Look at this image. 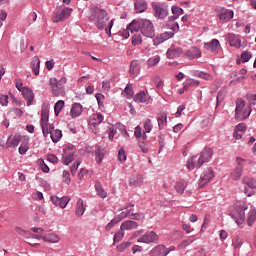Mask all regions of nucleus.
Returning a JSON list of instances; mask_svg holds the SVG:
<instances>
[{
    "label": "nucleus",
    "mask_w": 256,
    "mask_h": 256,
    "mask_svg": "<svg viewBox=\"0 0 256 256\" xmlns=\"http://www.w3.org/2000/svg\"><path fill=\"white\" fill-rule=\"evenodd\" d=\"M256 163L251 159H243L241 157L236 158V168L231 171L230 179L232 181H239L243 177L244 167H255Z\"/></svg>",
    "instance_id": "obj_1"
},
{
    "label": "nucleus",
    "mask_w": 256,
    "mask_h": 256,
    "mask_svg": "<svg viewBox=\"0 0 256 256\" xmlns=\"http://www.w3.org/2000/svg\"><path fill=\"white\" fill-rule=\"evenodd\" d=\"M96 27L98 29H104L106 34L111 37V29L113 28V20L109 21V15L107 11L99 9L96 12Z\"/></svg>",
    "instance_id": "obj_2"
},
{
    "label": "nucleus",
    "mask_w": 256,
    "mask_h": 256,
    "mask_svg": "<svg viewBox=\"0 0 256 256\" xmlns=\"http://www.w3.org/2000/svg\"><path fill=\"white\" fill-rule=\"evenodd\" d=\"M251 115V108L246 106L245 100L243 98L236 99V109H235V119L238 121H245Z\"/></svg>",
    "instance_id": "obj_3"
},
{
    "label": "nucleus",
    "mask_w": 256,
    "mask_h": 256,
    "mask_svg": "<svg viewBox=\"0 0 256 256\" xmlns=\"http://www.w3.org/2000/svg\"><path fill=\"white\" fill-rule=\"evenodd\" d=\"M49 83L52 89V93L53 95H55V97H60V95H63V93H65L67 78L62 77L60 80H57V78H50Z\"/></svg>",
    "instance_id": "obj_4"
},
{
    "label": "nucleus",
    "mask_w": 256,
    "mask_h": 256,
    "mask_svg": "<svg viewBox=\"0 0 256 256\" xmlns=\"http://www.w3.org/2000/svg\"><path fill=\"white\" fill-rule=\"evenodd\" d=\"M235 212L231 214L235 223H237L238 227H243L245 225V211H247V206L243 203H239L236 205Z\"/></svg>",
    "instance_id": "obj_5"
},
{
    "label": "nucleus",
    "mask_w": 256,
    "mask_h": 256,
    "mask_svg": "<svg viewBox=\"0 0 256 256\" xmlns=\"http://www.w3.org/2000/svg\"><path fill=\"white\" fill-rule=\"evenodd\" d=\"M41 127L44 137H47L55 129L53 124H49V109L47 108H43L41 111Z\"/></svg>",
    "instance_id": "obj_6"
},
{
    "label": "nucleus",
    "mask_w": 256,
    "mask_h": 256,
    "mask_svg": "<svg viewBox=\"0 0 256 256\" xmlns=\"http://www.w3.org/2000/svg\"><path fill=\"white\" fill-rule=\"evenodd\" d=\"M140 32L144 37H148L149 39H153L155 37V26L151 20H142V26L140 28Z\"/></svg>",
    "instance_id": "obj_7"
},
{
    "label": "nucleus",
    "mask_w": 256,
    "mask_h": 256,
    "mask_svg": "<svg viewBox=\"0 0 256 256\" xmlns=\"http://www.w3.org/2000/svg\"><path fill=\"white\" fill-rule=\"evenodd\" d=\"M172 31L170 32H164L162 34H160L159 36H156L154 41V45H161V43H165V41L171 39V37H173V35H175L174 31H177L179 29V24L174 23L172 24L171 27Z\"/></svg>",
    "instance_id": "obj_8"
},
{
    "label": "nucleus",
    "mask_w": 256,
    "mask_h": 256,
    "mask_svg": "<svg viewBox=\"0 0 256 256\" xmlns=\"http://www.w3.org/2000/svg\"><path fill=\"white\" fill-rule=\"evenodd\" d=\"M71 13H73V9L69 7L59 9L55 12V15L52 17V21L53 23H59L60 21H67V19L71 17Z\"/></svg>",
    "instance_id": "obj_9"
},
{
    "label": "nucleus",
    "mask_w": 256,
    "mask_h": 256,
    "mask_svg": "<svg viewBox=\"0 0 256 256\" xmlns=\"http://www.w3.org/2000/svg\"><path fill=\"white\" fill-rule=\"evenodd\" d=\"M213 177H215V172L213 171V168H206L201 174L198 181L199 187H205V185H207L213 179Z\"/></svg>",
    "instance_id": "obj_10"
},
{
    "label": "nucleus",
    "mask_w": 256,
    "mask_h": 256,
    "mask_svg": "<svg viewBox=\"0 0 256 256\" xmlns=\"http://www.w3.org/2000/svg\"><path fill=\"white\" fill-rule=\"evenodd\" d=\"M152 9L155 12V17H158V19H165L169 15V8L165 5L152 2Z\"/></svg>",
    "instance_id": "obj_11"
},
{
    "label": "nucleus",
    "mask_w": 256,
    "mask_h": 256,
    "mask_svg": "<svg viewBox=\"0 0 256 256\" xmlns=\"http://www.w3.org/2000/svg\"><path fill=\"white\" fill-rule=\"evenodd\" d=\"M211 157H213V149L207 147L204 148L197 160V169H199L203 163H209V161H211Z\"/></svg>",
    "instance_id": "obj_12"
},
{
    "label": "nucleus",
    "mask_w": 256,
    "mask_h": 256,
    "mask_svg": "<svg viewBox=\"0 0 256 256\" xmlns=\"http://www.w3.org/2000/svg\"><path fill=\"white\" fill-rule=\"evenodd\" d=\"M75 159V148L67 147L62 154V163L69 165Z\"/></svg>",
    "instance_id": "obj_13"
},
{
    "label": "nucleus",
    "mask_w": 256,
    "mask_h": 256,
    "mask_svg": "<svg viewBox=\"0 0 256 256\" xmlns=\"http://www.w3.org/2000/svg\"><path fill=\"white\" fill-rule=\"evenodd\" d=\"M171 251H175V247H170L168 249L164 245H158L151 250V256H167Z\"/></svg>",
    "instance_id": "obj_14"
},
{
    "label": "nucleus",
    "mask_w": 256,
    "mask_h": 256,
    "mask_svg": "<svg viewBox=\"0 0 256 256\" xmlns=\"http://www.w3.org/2000/svg\"><path fill=\"white\" fill-rule=\"evenodd\" d=\"M138 243H159V235L154 231L147 232L138 239Z\"/></svg>",
    "instance_id": "obj_15"
},
{
    "label": "nucleus",
    "mask_w": 256,
    "mask_h": 256,
    "mask_svg": "<svg viewBox=\"0 0 256 256\" xmlns=\"http://www.w3.org/2000/svg\"><path fill=\"white\" fill-rule=\"evenodd\" d=\"M185 57H187V59L190 61H193V59L203 57V52L198 47L193 46L185 52Z\"/></svg>",
    "instance_id": "obj_16"
},
{
    "label": "nucleus",
    "mask_w": 256,
    "mask_h": 256,
    "mask_svg": "<svg viewBox=\"0 0 256 256\" xmlns=\"http://www.w3.org/2000/svg\"><path fill=\"white\" fill-rule=\"evenodd\" d=\"M205 49L208 51H211V53H214L217 55L219 51H221V43L217 39H212L210 42H207L204 44Z\"/></svg>",
    "instance_id": "obj_17"
},
{
    "label": "nucleus",
    "mask_w": 256,
    "mask_h": 256,
    "mask_svg": "<svg viewBox=\"0 0 256 256\" xmlns=\"http://www.w3.org/2000/svg\"><path fill=\"white\" fill-rule=\"evenodd\" d=\"M21 93L25 101H27V106L30 107V105H32L33 101L35 100V94H33V90H31L29 87H23Z\"/></svg>",
    "instance_id": "obj_18"
},
{
    "label": "nucleus",
    "mask_w": 256,
    "mask_h": 256,
    "mask_svg": "<svg viewBox=\"0 0 256 256\" xmlns=\"http://www.w3.org/2000/svg\"><path fill=\"white\" fill-rule=\"evenodd\" d=\"M129 213H131V210L128 212H122L121 214L118 215V217L112 219L105 227L106 231H111V229H113V227H115V225H117V223H119V221H123V219H125Z\"/></svg>",
    "instance_id": "obj_19"
},
{
    "label": "nucleus",
    "mask_w": 256,
    "mask_h": 256,
    "mask_svg": "<svg viewBox=\"0 0 256 256\" xmlns=\"http://www.w3.org/2000/svg\"><path fill=\"white\" fill-rule=\"evenodd\" d=\"M230 47L235 49H241V36L233 33L227 35Z\"/></svg>",
    "instance_id": "obj_20"
},
{
    "label": "nucleus",
    "mask_w": 256,
    "mask_h": 256,
    "mask_svg": "<svg viewBox=\"0 0 256 256\" xmlns=\"http://www.w3.org/2000/svg\"><path fill=\"white\" fill-rule=\"evenodd\" d=\"M137 227H139L137 222L133 220H126L121 224L120 229L121 231H133V229H137Z\"/></svg>",
    "instance_id": "obj_21"
},
{
    "label": "nucleus",
    "mask_w": 256,
    "mask_h": 256,
    "mask_svg": "<svg viewBox=\"0 0 256 256\" xmlns=\"http://www.w3.org/2000/svg\"><path fill=\"white\" fill-rule=\"evenodd\" d=\"M150 97L145 94V91H141L137 93L134 97V101L136 103H144L145 105H149Z\"/></svg>",
    "instance_id": "obj_22"
},
{
    "label": "nucleus",
    "mask_w": 256,
    "mask_h": 256,
    "mask_svg": "<svg viewBox=\"0 0 256 256\" xmlns=\"http://www.w3.org/2000/svg\"><path fill=\"white\" fill-rule=\"evenodd\" d=\"M81 113H83V106L80 103H74L70 110V115L73 119L76 117H80Z\"/></svg>",
    "instance_id": "obj_23"
},
{
    "label": "nucleus",
    "mask_w": 256,
    "mask_h": 256,
    "mask_svg": "<svg viewBox=\"0 0 256 256\" xmlns=\"http://www.w3.org/2000/svg\"><path fill=\"white\" fill-rule=\"evenodd\" d=\"M134 9L137 13H145L147 11V2L145 0H134Z\"/></svg>",
    "instance_id": "obj_24"
},
{
    "label": "nucleus",
    "mask_w": 256,
    "mask_h": 256,
    "mask_svg": "<svg viewBox=\"0 0 256 256\" xmlns=\"http://www.w3.org/2000/svg\"><path fill=\"white\" fill-rule=\"evenodd\" d=\"M142 21H143V19L133 20L128 25V31H130V33H137L139 30L141 31Z\"/></svg>",
    "instance_id": "obj_25"
},
{
    "label": "nucleus",
    "mask_w": 256,
    "mask_h": 256,
    "mask_svg": "<svg viewBox=\"0 0 256 256\" xmlns=\"http://www.w3.org/2000/svg\"><path fill=\"white\" fill-rule=\"evenodd\" d=\"M181 53H183V49H181L180 47L177 48H169L167 50V57L168 59H176V57H180Z\"/></svg>",
    "instance_id": "obj_26"
},
{
    "label": "nucleus",
    "mask_w": 256,
    "mask_h": 256,
    "mask_svg": "<svg viewBox=\"0 0 256 256\" xmlns=\"http://www.w3.org/2000/svg\"><path fill=\"white\" fill-rule=\"evenodd\" d=\"M130 187H141L143 185V176L133 175L129 180Z\"/></svg>",
    "instance_id": "obj_27"
},
{
    "label": "nucleus",
    "mask_w": 256,
    "mask_h": 256,
    "mask_svg": "<svg viewBox=\"0 0 256 256\" xmlns=\"http://www.w3.org/2000/svg\"><path fill=\"white\" fill-rule=\"evenodd\" d=\"M233 15L234 13L232 10L222 9L219 14V19L220 21H231L233 19Z\"/></svg>",
    "instance_id": "obj_28"
},
{
    "label": "nucleus",
    "mask_w": 256,
    "mask_h": 256,
    "mask_svg": "<svg viewBox=\"0 0 256 256\" xmlns=\"http://www.w3.org/2000/svg\"><path fill=\"white\" fill-rule=\"evenodd\" d=\"M48 135H50L53 143H59V141H61V137H63V132L59 129L55 130L54 128L53 130L48 132Z\"/></svg>",
    "instance_id": "obj_29"
},
{
    "label": "nucleus",
    "mask_w": 256,
    "mask_h": 256,
    "mask_svg": "<svg viewBox=\"0 0 256 256\" xmlns=\"http://www.w3.org/2000/svg\"><path fill=\"white\" fill-rule=\"evenodd\" d=\"M103 114L102 113H94L92 114L91 118H90V123L91 125H93L95 127V125H101V123H103Z\"/></svg>",
    "instance_id": "obj_30"
},
{
    "label": "nucleus",
    "mask_w": 256,
    "mask_h": 256,
    "mask_svg": "<svg viewBox=\"0 0 256 256\" xmlns=\"http://www.w3.org/2000/svg\"><path fill=\"white\" fill-rule=\"evenodd\" d=\"M139 61L133 60L130 64L129 73L132 77H137L139 75Z\"/></svg>",
    "instance_id": "obj_31"
},
{
    "label": "nucleus",
    "mask_w": 256,
    "mask_h": 256,
    "mask_svg": "<svg viewBox=\"0 0 256 256\" xmlns=\"http://www.w3.org/2000/svg\"><path fill=\"white\" fill-rule=\"evenodd\" d=\"M40 67H41V60L37 56H34L31 62V69L34 75H39Z\"/></svg>",
    "instance_id": "obj_32"
},
{
    "label": "nucleus",
    "mask_w": 256,
    "mask_h": 256,
    "mask_svg": "<svg viewBox=\"0 0 256 256\" xmlns=\"http://www.w3.org/2000/svg\"><path fill=\"white\" fill-rule=\"evenodd\" d=\"M43 241H45L46 243H59V241H61V238H59L57 234L50 233L46 234L43 237Z\"/></svg>",
    "instance_id": "obj_33"
},
{
    "label": "nucleus",
    "mask_w": 256,
    "mask_h": 256,
    "mask_svg": "<svg viewBox=\"0 0 256 256\" xmlns=\"http://www.w3.org/2000/svg\"><path fill=\"white\" fill-rule=\"evenodd\" d=\"M85 213V204L83 203V199H78L76 204V215L77 217H83Z\"/></svg>",
    "instance_id": "obj_34"
},
{
    "label": "nucleus",
    "mask_w": 256,
    "mask_h": 256,
    "mask_svg": "<svg viewBox=\"0 0 256 256\" xmlns=\"http://www.w3.org/2000/svg\"><path fill=\"white\" fill-rule=\"evenodd\" d=\"M242 183L244 185H247V187H250V189H256V179L251 178L249 176H244L242 178Z\"/></svg>",
    "instance_id": "obj_35"
},
{
    "label": "nucleus",
    "mask_w": 256,
    "mask_h": 256,
    "mask_svg": "<svg viewBox=\"0 0 256 256\" xmlns=\"http://www.w3.org/2000/svg\"><path fill=\"white\" fill-rule=\"evenodd\" d=\"M189 87H199V81L193 78H188L184 82V89L189 90Z\"/></svg>",
    "instance_id": "obj_36"
},
{
    "label": "nucleus",
    "mask_w": 256,
    "mask_h": 256,
    "mask_svg": "<svg viewBox=\"0 0 256 256\" xmlns=\"http://www.w3.org/2000/svg\"><path fill=\"white\" fill-rule=\"evenodd\" d=\"M159 61H161V56L155 55L150 57L146 63L148 67H155V65H159Z\"/></svg>",
    "instance_id": "obj_37"
},
{
    "label": "nucleus",
    "mask_w": 256,
    "mask_h": 256,
    "mask_svg": "<svg viewBox=\"0 0 256 256\" xmlns=\"http://www.w3.org/2000/svg\"><path fill=\"white\" fill-rule=\"evenodd\" d=\"M186 187H187V182H185V180L176 182V184L174 186L177 193H180V194L184 193Z\"/></svg>",
    "instance_id": "obj_38"
},
{
    "label": "nucleus",
    "mask_w": 256,
    "mask_h": 256,
    "mask_svg": "<svg viewBox=\"0 0 256 256\" xmlns=\"http://www.w3.org/2000/svg\"><path fill=\"white\" fill-rule=\"evenodd\" d=\"M197 161V156H192L191 158H189L186 164L187 169H190V171L193 170L195 167L197 169Z\"/></svg>",
    "instance_id": "obj_39"
},
{
    "label": "nucleus",
    "mask_w": 256,
    "mask_h": 256,
    "mask_svg": "<svg viewBox=\"0 0 256 256\" xmlns=\"http://www.w3.org/2000/svg\"><path fill=\"white\" fill-rule=\"evenodd\" d=\"M63 107H65V102L63 100H59L55 106H54V111H55V115L57 117H59V113H61V111H63Z\"/></svg>",
    "instance_id": "obj_40"
},
{
    "label": "nucleus",
    "mask_w": 256,
    "mask_h": 256,
    "mask_svg": "<svg viewBox=\"0 0 256 256\" xmlns=\"http://www.w3.org/2000/svg\"><path fill=\"white\" fill-rule=\"evenodd\" d=\"M129 211H130V213H129ZM131 211L132 210L129 209V210L123 211V213H129L127 215V217H130V219H134L135 221H139V220L143 219V214H141V213H131Z\"/></svg>",
    "instance_id": "obj_41"
},
{
    "label": "nucleus",
    "mask_w": 256,
    "mask_h": 256,
    "mask_svg": "<svg viewBox=\"0 0 256 256\" xmlns=\"http://www.w3.org/2000/svg\"><path fill=\"white\" fill-rule=\"evenodd\" d=\"M255 221H256V211L252 210L248 213L247 224L249 225V227H251V225H253Z\"/></svg>",
    "instance_id": "obj_42"
},
{
    "label": "nucleus",
    "mask_w": 256,
    "mask_h": 256,
    "mask_svg": "<svg viewBox=\"0 0 256 256\" xmlns=\"http://www.w3.org/2000/svg\"><path fill=\"white\" fill-rule=\"evenodd\" d=\"M21 143V136L15 135L12 139V141L7 145V148L9 147H17Z\"/></svg>",
    "instance_id": "obj_43"
},
{
    "label": "nucleus",
    "mask_w": 256,
    "mask_h": 256,
    "mask_svg": "<svg viewBox=\"0 0 256 256\" xmlns=\"http://www.w3.org/2000/svg\"><path fill=\"white\" fill-rule=\"evenodd\" d=\"M15 231L16 233H18V235H21L22 237H26L27 239H29V235H31L30 231L27 230H23L21 227L16 226L15 227Z\"/></svg>",
    "instance_id": "obj_44"
},
{
    "label": "nucleus",
    "mask_w": 256,
    "mask_h": 256,
    "mask_svg": "<svg viewBox=\"0 0 256 256\" xmlns=\"http://www.w3.org/2000/svg\"><path fill=\"white\" fill-rule=\"evenodd\" d=\"M62 179H63V182L66 184V185H70L71 184V174L69 173V171L67 170H64L63 173H62Z\"/></svg>",
    "instance_id": "obj_45"
},
{
    "label": "nucleus",
    "mask_w": 256,
    "mask_h": 256,
    "mask_svg": "<svg viewBox=\"0 0 256 256\" xmlns=\"http://www.w3.org/2000/svg\"><path fill=\"white\" fill-rule=\"evenodd\" d=\"M69 201H71V199L67 196L60 198L58 207H61V209H65V207H67V205H69Z\"/></svg>",
    "instance_id": "obj_46"
},
{
    "label": "nucleus",
    "mask_w": 256,
    "mask_h": 256,
    "mask_svg": "<svg viewBox=\"0 0 256 256\" xmlns=\"http://www.w3.org/2000/svg\"><path fill=\"white\" fill-rule=\"evenodd\" d=\"M167 125V115H162L158 118V127L163 129Z\"/></svg>",
    "instance_id": "obj_47"
},
{
    "label": "nucleus",
    "mask_w": 256,
    "mask_h": 256,
    "mask_svg": "<svg viewBox=\"0 0 256 256\" xmlns=\"http://www.w3.org/2000/svg\"><path fill=\"white\" fill-rule=\"evenodd\" d=\"M104 157H105V153H103V151H101V148H97L96 149V161H97L98 165H100V163L103 161Z\"/></svg>",
    "instance_id": "obj_48"
},
{
    "label": "nucleus",
    "mask_w": 256,
    "mask_h": 256,
    "mask_svg": "<svg viewBox=\"0 0 256 256\" xmlns=\"http://www.w3.org/2000/svg\"><path fill=\"white\" fill-rule=\"evenodd\" d=\"M124 230H120L118 232L115 233L114 235V243H119V241H121L123 239V237H125V232H123Z\"/></svg>",
    "instance_id": "obj_49"
},
{
    "label": "nucleus",
    "mask_w": 256,
    "mask_h": 256,
    "mask_svg": "<svg viewBox=\"0 0 256 256\" xmlns=\"http://www.w3.org/2000/svg\"><path fill=\"white\" fill-rule=\"evenodd\" d=\"M124 93L127 97V99H131L133 95H135V92L133 91V88L129 85H127L124 89Z\"/></svg>",
    "instance_id": "obj_50"
},
{
    "label": "nucleus",
    "mask_w": 256,
    "mask_h": 256,
    "mask_svg": "<svg viewBox=\"0 0 256 256\" xmlns=\"http://www.w3.org/2000/svg\"><path fill=\"white\" fill-rule=\"evenodd\" d=\"M143 43V38L141 34H136L132 37V45H141Z\"/></svg>",
    "instance_id": "obj_51"
},
{
    "label": "nucleus",
    "mask_w": 256,
    "mask_h": 256,
    "mask_svg": "<svg viewBox=\"0 0 256 256\" xmlns=\"http://www.w3.org/2000/svg\"><path fill=\"white\" fill-rule=\"evenodd\" d=\"M0 105H2V107H7L9 105L8 95L0 94Z\"/></svg>",
    "instance_id": "obj_52"
},
{
    "label": "nucleus",
    "mask_w": 256,
    "mask_h": 256,
    "mask_svg": "<svg viewBox=\"0 0 256 256\" xmlns=\"http://www.w3.org/2000/svg\"><path fill=\"white\" fill-rule=\"evenodd\" d=\"M232 245H233L234 249H239L241 247V245H243V240L239 236H237L232 241Z\"/></svg>",
    "instance_id": "obj_53"
},
{
    "label": "nucleus",
    "mask_w": 256,
    "mask_h": 256,
    "mask_svg": "<svg viewBox=\"0 0 256 256\" xmlns=\"http://www.w3.org/2000/svg\"><path fill=\"white\" fill-rule=\"evenodd\" d=\"M144 129L146 133H151L153 129V124H151V119H146L144 122Z\"/></svg>",
    "instance_id": "obj_54"
},
{
    "label": "nucleus",
    "mask_w": 256,
    "mask_h": 256,
    "mask_svg": "<svg viewBox=\"0 0 256 256\" xmlns=\"http://www.w3.org/2000/svg\"><path fill=\"white\" fill-rule=\"evenodd\" d=\"M171 11L176 17H179V15H183L184 13L183 9L177 6H172Z\"/></svg>",
    "instance_id": "obj_55"
},
{
    "label": "nucleus",
    "mask_w": 256,
    "mask_h": 256,
    "mask_svg": "<svg viewBox=\"0 0 256 256\" xmlns=\"http://www.w3.org/2000/svg\"><path fill=\"white\" fill-rule=\"evenodd\" d=\"M11 113H14L16 117H23V110L19 108H12L9 110L8 115H11Z\"/></svg>",
    "instance_id": "obj_56"
},
{
    "label": "nucleus",
    "mask_w": 256,
    "mask_h": 256,
    "mask_svg": "<svg viewBox=\"0 0 256 256\" xmlns=\"http://www.w3.org/2000/svg\"><path fill=\"white\" fill-rule=\"evenodd\" d=\"M20 155H25L27 151H29V144L27 143H22L18 149Z\"/></svg>",
    "instance_id": "obj_57"
},
{
    "label": "nucleus",
    "mask_w": 256,
    "mask_h": 256,
    "mask_svg": "<svg viewBox=\"0 0 256 256\" xmlns=\"http://www.w3.org/2000/svg\"><path fill=\"white\" fill-rule=\"evenodd\" d=\"M96 191L97 195H99V197H101L102 199H105V197H107V192H105V190H103L101 186H96Z\"/></svg>",
    "instance_id": "obj_58"
},
{
    "label": "nucleus",
    "mask_w": 256,
    "mask_h": 256,
    "mask_svg": "<svg viewBox=\"0 0 256 256\" xmlns=\"http://www.w3.org/2000/svg\"><path fill=\"white\" fill-rule=\"evenodd\" d=\"M128 247H131V242H123L117 246V251L123 252V250L128 249Z\"/></svg>",
    "instance_id": "obj_59"
},
{
    "label": "nucleus",
    "mask_w": 256,
    "mask_h": 256,
    "mask_svg": "<svg viewBox=\"0 0 256 256\" xmlns=\"http://www.w3.org/2000/svg\"><path fill=\"white\" fill-rule=\"evenodd\" d=\"M87 175H89V170L82 168L80 170V172L78 173V178L81 180L85 179V177H87Z\"/></svg>",
    "instance_id": "obj_60"
},
{
    "label": "nucleus",
    "mask_w": 256,
    "mask_h": 256,
    "mask_svg": "<svg viewBox=\"0 0 256 256\" xmlns=\"http://www.w3.org/2000/svg\"><path fill=\"white\" fill-rule=\"evenodd\" d=\"M94 92H95V87L93 86V84L87 83L86 84V93H87V95H93Z\"/></svg>",
    "instance_id": "obj_61"
},
{
    "label": "nucleus",
    "mask_w": 256,
    "mask_h": 256,
    "mask_svg": "<svg viewBox=\"0 0 256 256\" xmlns=\"http://www.w3.org/2000/svg\"><path fill=\"white\" fill-rule=\"evenodd\" d=\"M119 161H127V154H125V150L121 149L118 152Z\"/></svg>",
    "instance_id": "obj_62"
},
{
    "label": "nucleus",
    "mask_w": 256,
    "mask_h": 256,
    "mask_svg": "<svg viewBox=\"0 0 256 256\" xmlns=\"http://www.w3.org/2000/svg\"><path fill=\"white\" fill-rule=\"evenodd\" d=\"M241 59H242L243 63H247V61H249V59H251V54H249V52L244 51L241 54Z\"/></svg>",
    "instance_id": "obj_63"
},
{
    "label": "nucleus",
    "mask_w": 256,
    "mask_h": 256,
    "mask_svg": "<svg viewBox=\"0 0 256 256\" xmlns=\"http://www.w3.org/2000/svg\"><path fill=\"white\" fill-rule=\"evenodd\" d=\"M103 99H105V96L103 94H101V93L96 94V100H97L99 107H102Z\"/></svg>",
    "instance_id": "obj_64"
}]
</instances>
